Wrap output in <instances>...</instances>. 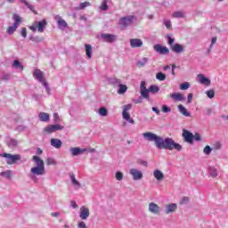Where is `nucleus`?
I'll use <instances>...</instances> for the list:
<instances>
[{
    "label": "nucleus",
    "mask_w": 228,
    "mask_h": 228,
    "mask_svg": "<svg viewBox=\"0 0 228 228\" xmlns=\"http://www.w3.org/2000/svg\"><path fill=\"white\" fill-rule=\"evenodd\" d=\"M142 136L148 142H154L155 147L161 151L164 149L165 151H177L181 152L183 151V145L175 142L174 139L170 137H166L165 139L152 132H147L142 134Z\"/></svg>",
    "instance_id": "obj_1"
},
{
    "label": "nucleus",
    "mask_w": 228,
    "mask_h": 228,
    "mask_svg": "<svg viewBox=\"0 0 228 228\" xmlns=\"http://www.w3.org/2000/svg\"><path fill=\"white\" fill-rule=\"evenodd\" d=\"M32 161H34L36 166L30 169V179L37 181V175H45V163H44V160L38 156H33Z\"/></svg>",
    "instance_id": "obj_2"
},
{
    "label": "nucleus",
    "mask_w": 228,
    "mask_h": 228,
    "mask_svg": "<svg viewBox=\"0 0 228 228\" xmlns=\"http://www.w3.org/2000/svg\"><path fill=\"white\" fill-rule=\"evenodd\" d=\"M167 38L168 40L167 44L170 45L171 51H173V53H175V54H181L184 51V45L177 43L174 44L175 39L172 38L170 35H167Z\"/></svg>",
    "instance_id": "obj_3"
},
{
    "label": "nucleus",
    "mask_w": 228,
    "mask_h": 228,
    "mask_svg": "<svg viewBox=\"0 0 228 228\" xmlns=\"http://www.w3.org/2000/svg\"><path fill=\"white\" fill-rule=\"evenodd\" d=\"M33 77H35V79L39 81V83H42L43 86H45V88L46 89V92H49V84H47L44 80V72H42V70H40L39 69H34Z\"/></svg>",
    "instance_id": "obj_4"
},
{
    "label": "nucleus",
    "mask_w": 228,
    "mask_h": 228,
    "mask_svg": "<svg viewBox=\"0 0 228 228\" xmlns=\"http://www.w3.org/2000/svg\"><path fill=\"white\" fill-rule=\"evenodd\" d=\"M133 108L131 103L123 106L122 117L124 120L128 122L129 124H134V119L131 118V115L129 114V110Z\"/></svg>",
    "instance_id": "obj_5"
},
{
    "label": "nucleus",
    "mask_w": 228,
    "mask_h": 228,
    "mask_svg": "<svg viewBox=\"0 0 228 228\" xmlns=\"http://www.w3.org/2000/svg\"><path fill=\"white\" fill-rule=\"evenodd\" d=\"M0 156L6 159L7 165H13L20 159V154L12 155L10 153H2Z\"/></svg>",
    "instance_id": "obj_6"
},
{
    "label": "nucleus",
    "mask_w": 228,
    "mask_h": 228,
    "mask_svg": "<svg viewBox=\"0 0 228 228\" xmlns=\"http://www.w3.org/2000/svg\"><path fill=\"white\" fill-rule=\"evenodd\" d=\"M12 19L14 20V23L12 26L8 27L7 33L8 35H12L17 31V28H19V25L20 24V16L19 14H13Z\"/></svg>",
    "instance_id": "obj_7"
},
{
    "label": "nucleus",
    "mask_w": 228,
    "mask_h": 228,
    "mask_svg": "<svg viewBox=\"0 0 228 228\" xmlns=\"http://www.w3.org/2000/svg\"><path fill=\"white\" fill-rule=\"evenodd\" d=\"M133 20H134V16H126V17L120 18L119 26L121 29H126L127 28H129V26L133 24Z\"/></svg>",
    "instance_id": "obj_8"
},
{
    "label": "nucleus",
    "mask_w": 228,
    "mask_h": 228,
    "mask_svg": "<svg viewBox=\"0 0 228 228\" xmlns=\"http://www.w3.org/2000/svg\"><path fill=\"white\" fill-rule=\"evenodd\" d=\"M65 127L60 124L49 125L44 128V132L47 134H53V133H56V131H63Z\"/></svg>",
    "instance_id": "obj_9"
},
{
    "label": "nucleus",
    "mask_w": 228,
    "mask_h": 228,
    "mask_svg": "<svg viewBox=\"0 0 228 228\" xmlns=\"http://www.w3.org/2000/svg\"><path fill=\"white\" fill-rule=\"evenodd\" d=\"M129 174L133 181H142L143 179V173L138 168H131Z\"/></svg>",
    "instance_id": "obj_10"
},
{
    "label": "nucleus",
    "mask_w": 228,
    "mask_h": 228,
    "mask_svg": "<svg viewBox=\"0 0 228 228\" xmlns=\"http://www.w3.org/2000/svg\"><path fill=\"white\" fill-rule=\"evenodd\" d=\"M146 83L145 81H142L141 82V86H140V94H141V97L142 99H146V101H149L150 96H149V89H147L146 86Z\"/></svg>",
    "instance_id": "obj_11"
},
{
    "label": "nucleus",
    "mask_w": 228,
    "mask_h": 228,
    "mask_svg": "<svg viewBox=\"0 0 228 228\" xmlns=\"http://www.w3.org/2000/svg\"><path fill=\"white\" fill-rule=\"evenodd\" d=\"M148 211L151 213V215H159V213H161V207L158 206L155 202H150Z\"/></svg>",
    "instance_id": "obj_12"
},
{
    "label": "nucleus",
    "mask_w": 228,
    "mask_h": 228,
    "mask_svg": "<svg viewBox=\"0 0 228 228\" xmlns=\"http://www.w3.org/2000/svg\"><path fill=\"white\" fill-rule=\"evenodd\" d=\"M100 38L108 44H113V42H117V36L113 34H102Z\"/></svg>",
    "instance_id": "obj_13"
},
{
    "label": "nucleus",
    "mask_w": 228,
    "mask_h": 228,
    "mask_svg": "<svg viewBox=\"0 0 228 228\" xmlns=\"http://www.w3.org/2000/svg\"><path fill=\"white\" fill-rule=\"evenodd\" d=\"M54 20L57 22V26L59 29H65V28L69 27V24L67 23V21H65V20L61 19V16L56 15L54 17Z\"/></svg>",
    "instance_id": "obj_14"
},
{
    "label": "nucleus",
    "mask_w": 228,
    "mask_h": 228,
    "mask_svg": "<svg viewBox=\"0 0 228 228\" xmlns=\"http://www.w3.org/2000/svg\"><path fill=\"white\" fill-rule=\"evenodd\" d=\"M153 49L156 53H159V54H168L170 53V50L167 46L161 45H155Z\"/></svg>",
    "instance_id": "obj_15"
},
{
    "label": "nucleus",
    "mask_w": 228,
    "mask_h": 228,
    "mask_svg": "<svg viewBox=\"0 0 228 228\" xmlns=\"http://www.w3.org/2000/svg\"><path fill=\"white\" fill-rule=\"evenodd\" d=\"M80 219L81 220H87L88 216H90V209H88V208L82 206L80 208Z\"/></svg>",
    "instance_id": "obj_16"
},
{
    "label": "nucleus",
    "mask_w": 228,
    "mask_h": 228,
    "mask_svg": "<svg viewBox=\"0 0 228 228\" xmlns=\"http://www.w3.org/2000/svg\"><path fill=\"white\" fill-rule=\"evenodd\" d=\"M143 45V41L140 38H132L130 39V47L133 49L140 48Z\"/></svg>",
    "instance_id": "obj_17"
},
{
    "label": "nucleus",
    "mask_w": 228,
    "mask_h": 228,
    "mask_svg": "<svg viewBox=\"0 0 228 228\" xmlns=\"http://www.w3.org/2000/svg\"><path fill=\"white\" fill-rule=\"evenodd\" d=\"M183 137L187 143H193V134L188 130L183 131Z\"/></svg>",
    "instance_id": "obj_18"
},
{
    "label": "nucleus",
    "mask_w": 228,
    "mask_h": 228,
    "mask_svg": "<svg viewBox=\"0 0 228 228\" xmlns=\"http://www.w3.org/2000/svg\"><path fill=\"white\" fill-rule=\"evenodd\" d=\"M198 81L200 85H204L205 86H209V85H211V80L206 77L203 74L198 75Z\"/></svg>",
    "instance_id": "obj_19"
},
{
    "label": "nucleus",
    "mask_w": 228,
    "mask_h": 228,
    "mask_svg": "<svg viewBox=\"0 0 228 228\" xmlns=\"http://www.w3.org/2000/svg\"><path fill=\"white\" fill-rule=\"evenodd\" d=\"M69 178H70L71 183L74 186L75 190H79V188H81L82 185L77 181V179H76V175H74V173L69 174Z\"/></svg>",
    "instance_id": "obj_20"
},
{
    "label": "nucleus",
    "mask_w": 228,
    "mask_h": 228,
    "mask_svg": "<svg viewBox=\"0 0 228 228\" xmlns=\"http://www.w3.org/2000/svg\"><path fill=\"white\" fill-rule=\"evenodd\" d=\"M175 211H177V204L171 203L166 206V215H170V213H175Z\"/></svg>",
    "instance_id": "obj_21"
},
{
    "label": "nucleus",
    "mask_w": 228,
    "mask_h": 228,
    "mask_svg": "<svg viewBox=\"0 0 228 228\" xmlns=\"http://www.w3.org/2000/svg\"><path fill=\"white\" fill-rule=\"evenodd\" d=\"M153 177H155V179L159 183L163 181V179H165V175L163 174V172H161V170L155 169L153 171Z\"/></svg>",
    "instance_id": "obj_22"
},
{
    "label": "nucleus",
    "mask_w": 228,
    "mask_h": 228,
    "mask_svg": "<svg viewBox=\"0 0 228 228\" xmlns=\"http://www.w3.org/2000/svg\"><path fill=\"white\" fill-rule=\"evenodd\" d=\"M50 143L52 147H54V149H61V145L63 144V142H61V140L58 138H52Z\"/></svg>",
    "instance_id": "obj_23"
},
{
    "label": "nucleus",
    "mask_w": 228,
    "mask_h": 228,
    "mask_svg": "<svg viewBox=\"0 0 228 228\" xmlns=\"http://www.w3.org/2000/svg\"><path fill=\"white\" fill-rule=\"evenodd\" d=\"M108 83L109 85H111L112 86H114V88H117V86H118L122 83V80L113 77L108 78Z\"/></svg>",
    "instance_id": "obj_24"
},
{
    "label": "nucleus",
    "mask_w": 228,
    "mask_h": 228,
    "mask_svg": "<svg viewBox=\"0 0 228 228\" xmlns=\"http://www.w3.org/2000/svg\"><path fill=\"white\" fill-rule=\"evenodd\" d=\"M37 26V31L39 33H44L45 27L47 26V20H43L41 21H38Z\"/></svg>",
    "instance_id": "obj_25"
},
{
    "label": "nucleus",
    "mask_w": 228,
    "mask_h": 228,
    "mask_svg": "<svg viewBox=\"0 0 228 228\" xmlns=\"http://www.w3.org/2000/svg\"><path fill=\"white\" fill-rule=\"evenodd\" d=\"M171 99H174L175 102L184 101V95L180 93H173L170 94Z\"/></svg>",
    "instance_id": "obj_26"
},
{
    "label": "nucleus",
    "mask_w": 228,
    "mask_h": 228,
    "mask_svg": "<svg viewBox=\"0 0 228 228\" xmlns=\"http://www.w3.org/2000/svg\"><path fill=\"white\" fill-rule=\"evenodd\" d=\"M70 152L72 156H79V154H83V152H86V149H80V148H71Z\"/></svg>",
    "instance_id": "obj_27"
},
{
    "label": "nucleus",
    "mask_w": 228,
    "mask_h": 228,
    "mask_svg": "<svg viewBox=\"0 0 228 228\" xmlns=\"http://www.w3.org/2000/svg\"><path fill=\"white\" fill-rule=\"evenodd\" d=\"M178 110H179L180 113L182 115H183V117H191V114L188 111L186 107L180 104V105H178Z\"/></svg>",
    "instance_id": "obj_28"
},
{
    "label": "nucleus",
    "mask_w": 228,
    "mask_h": 228,
    "mask_svg": "<svg viewBox=\"0 0 228 228\" xmlns=\"http://www.w3.org/2000/svg\"><path fill=\"white\" fill-rule=\"evenodd\" d=\"M88 6H92L90 2H83L79 4V6L75 7L74 10L79 12L81 10H85V8H88Z\"/></svg>",
    "instance_id": "obj_29"
},
{
    "label": "nucleus",
    "mask_w": 228,
    "mask_h": 228,
    "mask_svg": "<svg viewBox=\"0 0 228 228\" xmlns=\"http://www.w3.org/2000/svg\"><path fill=\"white\" fill-rule=\"evenodd\" d=\"M171 17H173V19H184V12L183 11L174 12L171 14Z\"/></svg>",
    "instance_id": "obj_30"
},
{
    "label": "nucleus",
    "mask_w": 228,
    "mask_h": 228,
    "mask_svg": "<svg viewBox=\"0 0 228 228\" xmlns=\"http://www.w3.org/2000/svg\"><path fill=\"white\" fill-rule=\"evenodd\" d=\"M50 116L46 112H40L39 113V120L41 122H49Z\"/></svg>",
    "instance_id": "obj_31"
},
{
    "label": "nucleus",
    "mask_w": 228,
    "mask_h": 228,
    "mask_svg": "<svg viewBox=\"0 0 228 228\" xmlns=\"http://www.w3.org/2000/svg\"><path fill=\"white\" fill-rule=\"evenodd\" d=\"M158 92H159V87L158 86L151 85L148 88V94L151 93V94H158Z\"/></svg>",
    "instance_id": "obj_32"
},
{
    "label": "nucleus",
    "mask_w": 228,
    "mask_h": 228,
    "mask_svg": "<svg viewBox=\"0 0 228 228\" xmlns=\"http://www.w3.org/2000/svg\"><path fill=\"white\" fill-rule=\"evenodd\" d=\"M208 174L211 177H217L218 176V170L216 169L215 167H208Z\"/></svg>",
    "instance_id": "obj_33"
},
{
    "label": "nucleus",
    "mask_w": 228,
    "mask_h": 228,
    "mask_svg": "<svg viewBox=\"0 0 228 228\" xmlns=\"http://www.w3.org/2000/svg\"><path fill=\"white\" fill-rule=\"evenodd\" d=\"M118 86V94L119 95H122L123 94H126L127 92V86L126 85H122V83Z\"/></svg>",
    "instance_id": "obj_34"
},
{
    "label": "nucleus",
    "mask_w": 228,
    "mask_h": 228,
    "mask_svg": "<svg viewBox=\"0 0 228 228\" xmlns=\"http://www.w3.org/2000/svg\"><path fill=\"white\" fill-rule=\"evenodd\" d=\"M7 145L10 149H15V147L17 145H19V142L15 139H10L8 142H7Z\"/></svg>",
    "instance_id": "obj_35"
},
{
    "label": "nucleus",
    "mask_w": 228,
    "mask_h": 228,
    "mask_svg": "<svg viewBox=\"0 0 228 228\" xmlns=\"http://www.w3.org/2000/svg\"><path fill=\"white\" fill-rule=\"evenodd\" d=\"M85 47H86V54L87 58L90 60L92 58V45L86 44Z\"/></svg>",
    "instance_id": "obj_36"
},
{
    "label": "nucleus",
    "mask_w": 228,
    "mask_h": 228,
    "mask_svg": "<svg viewBox=\"0 0 228 228\" xmlns=\"http://www.w3.org/2000/svg\"><path fill=\"white\" fill-rule=\"evenodd\" d=\"M12 67H14V69H18L19 70H24V66H22V64L20 63V61H19V60H15L13 61Z\"/></svg>",
    "instance_id": "obj_37"
},
{
    "label": "nucleus",
    "mask_w": 228,
    "mask_h": 228,
    "mask_svg": "<svg viewBox=\"0 0 228 228\" xmlns=\"http://www.w3.org/2000/svg\"><path fill=\"white\" fill-rule=\"evenodd\" d=\"M149 61V59L147 57H143L140 61H137V67H145Z\"/></svg>",
    "instance_id": "obj_38"
},
{
    "label": "nucleus",
    "mask_w": 228,
    "mask_h": 228,
    "mask_svg": "<svg viewBox=\"0 0 228 228\" xmlns=\"http://www.w3.org/2000/svg\"><path fill=\"white\" fill-rule=\"evenodd\" d=\"M20 3L25 4V6H27V8H28V10H30V12H33V13H36L35 7L31 4H29V3H28V0H20Z\"/></svg>",
    "instance_id": "obj_39"
},
{
    "label": "nucleus",
    "mask_w": 228,
    "mask_h": 228,
    "mask_svg": "<svg viewBox=\"0 0 228 228\" xmlns=\"http://www.w3.org/2000/svg\"><path fill=\"white\" fill-rule=\"evenodd\" d=\"M110 6L108 5V0H102V4L100 5V10L106 12Z\"/></svg>",
    "instance_id": "obj_40"
},
{
    "label": "nucleus",
    "mask_w": 228,
    "mask_h": 228,
    "mask_svg": "<svg viewBox=\"0 0 228 228\" xmlns=\"http://www.w3.org/2000/svg\"><path fill=\"white\" fill-rule=\"evenodd\" d=\"M156 79H158V81H165V79H167V75L162 72H158L156 74Z\"/></svg>",
    "instance_id": "obj_41"
},
{
    "label": "nucleus",
    "mask_w": 228,
    "mask_h": 228,
    "mask_svg": "<svg viewBox=\"0 0 228 228\" xmlns=\"http://www.w3.org/2000/svg\"><path fill=\"white\" fill-rule=\"evenodd\" d=\"M99 115H101V117H107L108 116V109H106L105 107L100 108Z\"/></svg>",
    "instance_id": "obj_42"
},
{
    "label": "nucleus",
    "mask_w": 228,
    "mask_h": 228,
    "mask_svg": "<svg viewBox=\"0 0 228 228\" xmlns=\"http://www.w3.org/2000/svg\"><path fill=\"white\" fill-rule=\"evenodd\" d=\"M212 151L213 149L209 145H207L203 150L204 154H206L207 156H209V154H211Z\"/></svg>",
    "instance_id": "obj_43"
},
{
    "label": "nucleus",
    "mask_w": 228,
    "mask_h": 228,
    "mask_svg": "<svg viewBox=\"0 0 228 228\" xmlns=\"http://www.w3.org/2000/svg\"><path fill=\"white\" fill-rule=\"evenodd\" d=\"M0 175H2L3 177H6L7 179H10V177L12 176V171L7 170V171L1 172Z\"/></svg>",
    "instance_id": "obj_44"
},
{
    "label": "nucleus",
    "mask_w": 228,
    "mask_h": 228,
    "mask_svg": "<svg viewBox=\"0 0 228 228\" xmlns=\"http://www.w3.org/2000/svg\"><path fill=\"white\" fill-rule=\"evenodd\" d=\"M163 24L166 26L167 29H172V21H170V20L165 19Z\"/></svg>",
    "instance_id": "obj_45"
},
{
    "label": "nucleus",
    "mask_w": 228,
    "mask_h": 228,
    "mask_svg": "<svg viewBox=\"0 0 228 228\" xmlns=\"http://www.w3.org/2000/svg\"><path fill=\"white\" fill-rule=\"evenodd\" d=\"M115 177L117 181H122L124 179V174L120 171L116 172Z\"/></svg>",
    "instance_id": "obj_46"
},
{
    "label": "nucleus",
    "mask_w": 228,
    "mask_h": 228,
    "mask_svg": "<svg viewBox=\"0 0 228 228\" xmlns=\"http://www.w3.org/2000/svg\"><path fill=\"white\" fill-rule=\"evenodd\" d=\"M188 202H190V198L189 197H183L182 198V200H180L179 204L181 206H184L186 204H188Z\"/></svg>",
    "instance_id": "obj_47"
},
{
    "label": "nucleus",
    "mask_w": 228,
    "mask_h": 228,
    "mask_svg": "<svg viewBox=\"0 0 228 228\" xmlns=\"http://www.w3.org/2000/svg\"><path fill=\"white\" fill-rule=\"evenodd\" d=\"M29 40H31V42H36L37 44H38L39 42H42V38L38 36L37 37H29Z\"/></svg>",
    "instance_id": "obj_48"
},
{
    "label": "nucleus",
    "mask_w": 228,
    "mask_h": 228,
    "mask_svg": "<svg viewBox=\"0 0 228 228\" xmlns=\"http://www.w3.org/2000/svg\"><path fill=\"white\" fill-rule=\"evenodd\" d=\"M206 94L208 97V99H213V97H215V90L210 89L206 92Z\"/></svg>",
    "instance_id": "obj_49"
},
{
    "label": "nucleus",
    "mask_w": 228,
    "mask_h": 228,
    "mask_svg": "<svg viewBox=\"0 0 228 228\" xmlns=\"http://www.w3.org/2000/svg\"><path fill=\"white\" fill-rule=\"evenodd\" d=\"M46 165L50 167L51 165H56V160L53 158H48L46 159Z\"/></svg>",
    "instance_id": "obj_50"
},
{
    "label": "nucleus",
    "mask_w": 228,
    "mask_h": 228,
    "mask_svg": "<svg viewBox=\"0 0 228 228\" xmlns=\"http://www.w3.org/2000/svg\"><path fill=\"white\" fill-rule=\"evenodd\" d=\"M190 88V83L185 82L180 85V89L181 90H188Z\"/></svg>",
    "instance_id": "obj_51"
},
{
    "label": "nucleus",
    "mask_w": 228,
    "mask_h": 228,
    "mask_svg": "<svg viewBox=\"0 0 228 228\" xmlns=\"http://www.w3.org/2000/svg\"><path fill=\"white\" fill-rule=\"evenodd\" d=\"M60 121H61V119H60V115L58 114V112L53 113V122L55 124H59Z\"/></svg>",
    "instance_id": "obj_52"
},
{
    "label": "nucleus",
    "mask_w": 228,
    "mask_h": 228,
    "mask_svg": "<svg viewBox=\"0 0 228 228\" xmlns=\"http://www.w3.org/2000/svg\"><path fill=\"white\" fill-rule=\"evenodd\" d=\"M162 111L164 113H170V111H172V109L167 105H163L162 106Z\"/></svg>",
    "instance_id": "obj_53"
},
{
    "label": "nucleus",
    "mask_w": 228,
    "mask_h": 228,
    "mask_svg": "<svg viewBox=\"0 0 228 228\" xmlns=\"http://www.w3.org/2000/svg\"><path fill=\"white\" fill-rule=\"evenodd\" d=\"M77 228H88V226H86V224L83 221H79L77 223Z\"/></svg>",
    "instance_id": "obj_54"
},
{
    "label": "nucleus",
    "mask_w": 228,
    "mask_h": 228,
    "mask_svg": "<svg viewBox=\"0 0 228 228\" xmlns=\"http://www.w3.org/2000/svg\"><path fill=\"white\" fill-rule=\"evenodd\" d=\"M20 35H21V37H23V38H26V37H28V32H27L26 28H21Z\"/></svg>",
    "instance_id": "obj_55"
},
{
    "label": "nucleus",
    "mask_w": 228,
    "mask_h": 228,
    "mask_svg": "<svg viewBox=\"0 0 228 228\" xmlns=\"http://www.w3.org/2000/svg\"><path fill=\"white\" fill-rule=\"evenodd\" d=\"M193 140H195L196 142H201L202 137L200 136V134H195L193 135Z\"/></svg>",
    "instance_id": "obj_56"
},
{
    "label": "nucleus",
    "mask_w": 228,
    "mask_h": 228,
    "mask_svg": "<svg viewBox=\"0 0 228 228\" xmlns=\"http://www.w3.org/2000/svg\"><path fill=\"white\" fill-rule=\"evenodd\" d=\"M214 149H216V151H220V149H222V143L220 142H216L214 144Z\"/></svg>",
    "instance_id": "obj_57"
},
{
    "label": "nucleus",
    "mask_w": 228,
    "mask_h": 228,
    "mask_svg": "<svg viewBox=\"0 0 228 228\" xmlns=\"http://www.w3.org/2000/svg\"><path fill=\"white\" fill-rule=\"evenodd\" d=\"M191 99H193V94H189L187 96V104H191Z\"/></svg>",
    "instance_id": "obj_58"
},
{
    "label": "nucleus",
    "mask_w": 228,
    "mask_h": 228,
    "mask_svg": "<svg viewBox=\"0 0 228 228\" xmlns=\"http://www.w3.org/2000/svg\"><path fill=\"white\" fill-rule=\"evenodd\" d=\"M215 44H216V37H212L211 44H210V49H213Z\"/></svg>",
    "instance_id": "obj_59"
},
{
    "label": "nucleus",
    "mask_w": 228,
    "mask_h": 228,
    "mask_svg": "<svg viewBox=\"0 0 228 228\" xmlns=\"http://www.w3.org/2000/svg\"><path fill=\"white\" fill-rule=\"evenodd\" d=\"M38 27H37V25L36 24V25H32V26H30L29 27V29H31V31H33L34 33H35V31H37V28Z\"/></svg>",
    "instance_id": "obj_60"
},
{
    "label": "nucleus",
    "mask_w": 228,
    "mask_h": 228,
    "mask_svg": "<svg viewBox=\"0 0 228 228\" xmlns=\"http://www.w3.org/2000/svg\"><path fill=\"white\" fill-rule=\"evenodd\" d=\"M134 104H141V102H142V98L139 97L138 99L134 100Z\"/></svg>",
    "instance_id": "obj_61"
},
{
    "label": "nucleus",
    "mask_w": 228,
    "mask_h": 228,
    "mask_svg": "<svg viewBox=\"0 0 228 228\" xmlns=\"http://www.w3.org/2000/svg\"><path fill=\"white\" fill-rule=\"evenodd\" d=\"M71 207L73 209H77V203H76V201H71Z\"/></svg>",
    "instance_id": "obj_62"
},
{
    "label": "nucleus",
    "mask_w": 228,
    "mask_h": 228,
    "mask_svg": "<svg viewBox=\"0 0 228 228\" xmlns=\"http://www.w3.org/2000/svg\"><path fill=\"white\" fill-rule=\"evenodd\" d=\"M152 111H154L155 113H157V115H159V109L156 108V107H152L151 108Z\"/></svg>",
    "instance_id": "obj_63"
},
{
    "label": "nucleus",
    "mask_w": 228,
    "mask_h": 228,
    "mask_svg": "<svg viewBox=\"0 0 228 228\" xmlns=\"http://www.w3.org/2000/svg\"><path fill=\"white\" fill-rule=\"evenodd\" d=\"M26 129V127L24 126H19L18 127H17V131H24Z\"/></svg>",
    "instance_id": "obj_64"
}]
</instances>
